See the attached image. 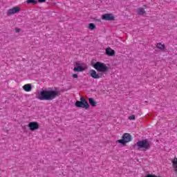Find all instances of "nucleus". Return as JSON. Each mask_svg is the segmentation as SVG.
I'll use <instances>...</instances> for the list:
<instances>
[{
	"label": "nucleus",
	"mask_w": 177,
	"mask_h": 177,
	"mask_svg": "<svg viewBox=\"0 0 177 177\" xmlns=\"http://www.w3.org/2000/svg\"><path fill=\"white\" fill-rule=\"evenodd\" d=\"M136 146L138 147V150H142L143 151H146V150H149L151 147V142L146 139L139 140L137 142Z\"/></svg>",
	"instance_id": "obj_2"
},
{
	"label": "nucleus",
	"mask_w": 177,
	"mask_h": 177,
	"mask_svg": "<svg viewBox=\"0 0 177 177\" xmlns=\"http://www.w3.org/2000/svg\"><path fill=\"white\" fill-rule=\"evenodd\" d=\"M93 67H94L97 70V71H99L100 73H106V71L109 70V67H107L106 64L100 62H97L95 64H94L93 65Z\"/></svg>",
	"instance_id": "obj_3"
},
{
	"label": "nucleus",
	"mask_w": 177,
	"mask_h": 177,
	"mask_svg": "<svg viewBox=\"0 0 177 177\" xmlns=\"http://www.w3.org/2000/svg\"><path fill=\"white\" fill-rule=\"evenodd\" d=\"M23 88L26 91V92H31L32 87L31 86V84H27L23 86Z\"/></svg>",
	"instance_id": "obj_12"
},
{
	"label": "nucleus",
	"mask_w": 177,
	"mask_h": 177,
	"mask_svg": "<svg viewBox=\"0 0 177 177\" xmlns=\"http://www.w3.org/2000/svg\"><path fill=\"white\" fill-rule=\"evenodd\" d=\"M75 106L77 107H81L82 109H86V110H88L89 109V104L88 102H82L80 101H77L75 104Z\"/></svg>",
	"instance_id": "obj_5"
},
{
	"label": "nucleus",
	"mask_w": 177,
	"mask_h": 177,
	"mask_svg": "<svg viewBox=\"0 0 177 177\" xmlns=\"http://www.w3.org/2000/svg\"><path fill=\"white\" fill-rule=\"evenodd\" d=\"M102 20H114V17L111 14H105L102 16Z\"/></svg>",
	"instance_id": "obj_10"
},
{
	"label": "nucleus",
	"mask_w": 177,
	"mask_h": 177,
	"mask_svg": "<svg viewBox=\"0 0 177 177\" xmlns=\"http://www.w3.org/2000/svg\"><path fill=\"white\" fill-rule=\"evenodd\" d=\"M132 140V136L129 133H124L122 136V140H118L117 142L118 143H120L121 145H125L126 143H128L129 142H131Z\"/></svg>",
	"instance_id": "obj_4"
},
{
	"label": "nucleus",
	"mask_w": 177,
	"mask_h": 177,
	"mask_svg": "<svg viewBox=\"0 0 177 177\" xmlns=\"http://www.w3.org/2000/svg\"><path fill=\"white\" fill-rule=\"evenodd\" d=\"M16 32H20V28H15Z\"/></svg>",
	"instance_id": "obj_22"
},
{
	"label": "nucleus",
	"mask_w": 177,
	"mask_h": 177,
	"mask_svg": "<svg viewBox=\"0 0 177 177\" xmlns=\"http://www.w3.org/2000/svg\"><path fill=\"white\" fill-rule=\"evenodd\" d=\"M39 3H44V2H46V0H37Z\"/></svg>",
	"instance_id": "obj_20"
},
{
	"label": "nucleus",
	"mask_w": 177,
	"mask_h": 177,
	"mask_svg": "<svg viewBox=\"0 0 177 177\" xmlns=\"http://www.w3.org/2000/svg\"><path fill=\"white\" fill-rule=\"evenodd\" d=\"M80 102H82L84 103V102H88V101L86 100H85V98L84 97H80Z\"/></svg>",
	"instance_id": "obj_18"
},
{
	"label": "nucleus",
	"mask_w": 177,
	"mask_h": 177,
	"mask_svg": "<svg viewBox=\"0 0 177 177\" xmlns=\"http://www.w3.org/2000/svg\"><path fill=\"white\" fill-rule=\"evenodd\" d=\"M84 70H86V66H81L79 64H76V66L74 68L73 71H84Z\"/></svg>",
	"instance_id": "obj_9"
},
{
	"label": "nucleus",
	"mask_w": 177,
	"mask_h": 177,
	"mask_svg": "<svg viewBox=\"0 0 177 177\" xmlns=\"http://www.w3.org/2000/svg\"><path fill=\"white\" fill-rule=\"evenodd\" d=\"M88 102L93 107H95L96 102L95 101V100H93V98H88Z\"/></svg>",
	"instance_id": "obj_13"
},
{
	"label": "nucleus",
	"mask_w": 177,
	"mask_h": 177,
	"mask_svg": "<svg viewBox=\"0 0 177 177\" xmlns=\"http://www.w3.org/2000/svg\"><path fill=\"white\" fill-rule=\"evenodd\" d=\"M26 3H32L33 5H36V3H38V1L37 0H27Z\"/></svg>",
	"instance_id": "obj_16"
},
{
	"label": "nucleus",
	"mask_w": 177,
	"mask_h": 177,
	"mask_svg": "<svg viewBox=\"0 0 177 177\" xmlns=\"http://www.w3.org/2000/svg\"><path fill=\"white\" fill-rule=\"evenodd\" d=\"M28 127L30 131H35L39 128V124L37 122H30Z\"/></svg>",
	"instance_id": "obj_7"
},
{
	"label": "nucleus",
	"mask_w": 177,
	"mask_h": 177,
	"mask_svg": "<svg viewBox=\"0 0 177 177\" xmlns=\"http://www.w3.org/2000/svg\"><path fill=\"white\" fill-rule=\"evenodd\" d=\"M106 53L108 55V56H114V55H115L114 50L111 49V48L106 49Z\"/></svg>",
	"instance_id": "obj_11"
},
{
	"label": "nucleus",
	"mask_w": 177,
	"mask_h": 177,
	"mask_svg": "<svg viewBox=\"0 0 177 177\" xmlns=\"http://www.w3.org/2000/svg\"><path fill=\"white\" fill-rule=\"evenodd\" d=\"M156 48H158V49H160V50H164V49H165V45L159 43L156 45Z\"/></svg>",
	"instance_id": "obj_14"
},
{
	"label": "nucleus",
	"mask_w": 177,
	"mask_h": 177,
	"mask_svg": "<svg viewBox=\"0 0 177 177\" xmlns=\"http://www.w3.org/2000/svg\"><path fill=\"white\" fill-rule=\"evenodd\" d=\"M73 78H78V75H77V74H73Z\"/></svg>",
	"instance_id": "obj_21"
},
{
	"label": "nucleus",
	"mask_w": 177,
	"mask_h": 177,
	"mask_svg": "<svg viewBox=\"0 0 177 177\" xmlns=\"http://www.w3.org/2000/svg\"><path fill=\"white\" fill-rule=\"evenodd\" d=\"M88 28L89 30H95V28H96V25L93 23H91L88 24Z\"/></svg>",
	"instance_id": "obj_17"
},
{
	"label": "nucleus",
	"mask_w": 177,
	"mask_h": 177,
	"mask_svg": "<svg viewBox=\"0 0 177 177\" xmlns=\"http://www.w3.org/2000/svg\"><path fill=\"white\" fill-rule=\"evenodd\" d=\"M21 9L19 7H14L11 9H9L7 12V15L8 16H10L12 15H15V13H19V12L21 10Z\"/></svg>",
	"instance_id": "obj_6"
},
{
	"label": "nucleus",
	"mask_w": 177,
	"mask_h": 177,
	"mask_svg": "<svg viewBox=\"0 0 177 177\" xmlns=\"http://www.w3.org/2000/svg\"><path fill=\"white\" fill-rule=\"evenodd\" d=\"M89 73H90L91 77H92V78H94L95 80L100 78V76H99V74L97 73H96V71H95L93 69L91 70Z\"/></svg>",
	"instance_id": "obj_8"
},
{
	"label": "nucleus",
	"mask_w": 177,
	"mask_h": 177,
	"mask_svg": "<svg viewBox=\"0 0 177 177\" xmlns=\"http://www.w3.org/2000/svg\"><path fill=\"white\" fill-rule=\"evenodd\" d=\"M137 12H138V15H145V13H146V11L145 10V9L142 8H138Z\"/></svg>",
	"instance_id": "obj_15"
},
{
	"label": "nucleus",
	"mask_w": 177,
	"mask_h": 177,
	"mask_svg": "<svg viewBox=\"0 0 177 177\" xmlns=\"http://www.w3.org/2000/svg\"><path fill=\"white\" fill-rule=\"evenodd\" d=\"M60 95V91L58 89L52 90L48 88V90H42L38 93L37 98L39 100H53Z\"/></svg>",
	"instance_id": "obj_1"
},
{
	"label": "nucleus",
	"mask_w": 177,
	"mask_h": 177,
	"mask_svg": "<svg viewBox=\"0 0 177 177\" xmlns=\"http://www.w3.org/2000/svg\"><path fill=\"white\" fill-rule=\"evenodd\" d=\"M129 120H136L134 115H131L129 117Z\"/></svg>",
	"instance_id": "obj_19"
}]
</instances>
